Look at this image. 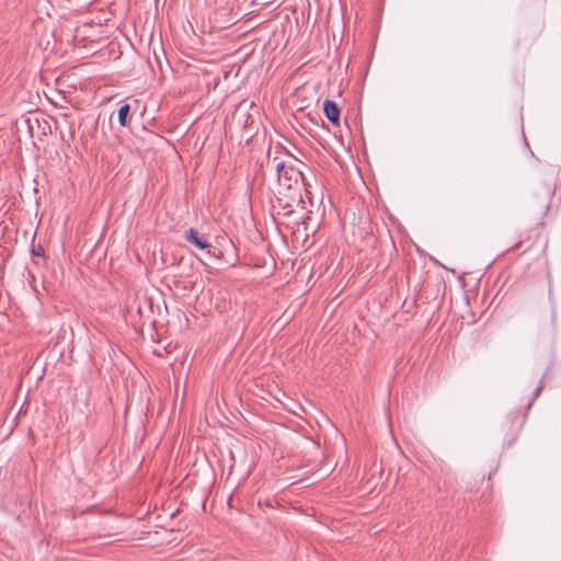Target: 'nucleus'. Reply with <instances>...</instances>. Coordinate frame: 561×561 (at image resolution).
Wrapping results in <instances>:
<instances>
[{
	"label": "nucleus",
	"mask_w": 561,
	"mask_h": 561,
	"mask_svg": "<svg viewBox=\"0 0 561 561\" xmlns=\"http://www.w3.org/2000/svg\"><path fill=\"white\" fill-rule=\"evenodd\" d=\"M273 163L275 164V169L278 178V193L285 194L291 202H297L301 199L300 187L304 186L308 192V184L305 181V176L302 171L290 163L285 161H278V158L273 159Z\"/></svg>",
	"instance_id": "obj_1"
},
{
	"label": "nucleus",
	"mask_w": 561,
	"mask_h": 561,
	"mask_svg": "<svg viewBox=\"0 0 561 561\" xmlns=\"http://www.w3.org/2000/svg\"><path fill=\"white\" fill-rule=\"evenodd\" d=\"M546 179L543 184V195L546 199L545 208L548 209L549 202L551 197L554 194L556 191V183L559 176V171L556 167H549L548 170L545 172Z\"/></svg>",
	"instance_id": "obj_2"
},
{
	"label": "nucleus",
	"mask_w": 561,
	"mask_h": 561,
	"mask_svg": "<svg viewBox=\"0 0 561 561\" xmlns=\"http://www.w3.org/2000/svg\"><path fill=\"white\" fill-rule=\"evenodd\" d=\"M185 240L198 249H209L211 244L208 242L206 236L199 234V232L194 229L190 228L187 231H185Z\"/></svg>",
	"instance_id": "obj_3"
},
{
	"label": "nucleus",
	"mask_w": 561,
	"mask_h": 561,
	"mask_svg": "<svg viewBox=\"0 0 561 561\" xmlns=\"http://www.w3.org/2000/svg\"><path fill=\"white\" fill-rule=\"evenodd\" d=\"M325 117L335 126L340 125V108L334 101L325 100L323 103Z\"/></svg>",
	"instance_id": "obj_4"
},
{
	"label": "nucleus",
	"mask_w": 561,
	"mask_h": 561,
	"mask_svg": "<svg viewBox=\"0 0 561 561\" xmlns=\"http://www.w3.org/2000/svg\"><path fill=\"white\" fill-rule=\"evenodd\" d=\"M31 253L33 257L39 259L34 260V264L42 265L45 263V249L41 243H32Z\"/></svg>",
	"instance_id": "obj_5"
},
{
	"label": "nucleus",
	"mask_w": 561,
	"mask_h": 561,
	"mask_svg": "<svg viewBox=\"0 0 561 561\" xmlns=\"http://www.w3.org/2000/svg\"><path fill=\"white\" fill-rule=\"evenodd\" d=\"M130 113V105L124 104L118 110V123L122 127H126L128 125V115Z\"/></svg>",
	"instance_id": "obj_6"
},
{
	"label": "nucleus",
	"mask_w": 561,
	"mask_h": 561,
	"mask_svg": "<svg viewBox=\"0 0 561 561\" xmlns=\"http://www.w3.org/2000/svg\"><path fill=\"white\" fill-rule=\"evenodd\" d=\"M542 388H543V383H542V381H541V382L536 387V389H535V391H534V397H535V398H537V397L540 394V392H541Z\"/></svg>",
	"instance_id": "obj_7"
},
{
	"label": "nucleus",
	"mask_w": 561,
	"mask_h": 561,
	"mask_svg": "<svg viewBox=\"0 0 561 561\" xmlns=\"http://www.w3.org/2000/svg\"><path fill=\"white\" fill-rule=\"evenodd\" d=\"M285 207H291V203L290 202H287Z\"/></svg>",
	"instance_id": "obj_8"
}]
</instances>
